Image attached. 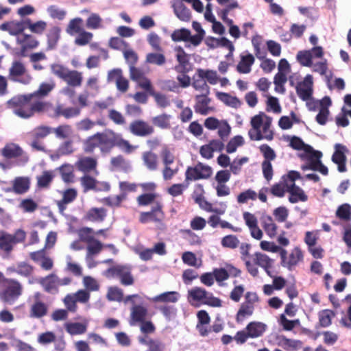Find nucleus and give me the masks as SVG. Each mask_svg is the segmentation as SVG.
<instances>
[{
	"mask_svg": "<svg viewBox=\"0 0 351 351\" xmlns=\"http://www.w3.org/2000/svg\"><path fill=\"white\" fill-rule=\"evenodd\" d=\"M160 311L162 313L166 319L170 321L176 318L177 308L173 305H162L159 307Z\"/></svg>",
	"mask_w": 351,
	"mask_h": 351,
	"instance_id": "nucleus-59",
	"label": "nucleus"
},
{
	"mask_svg": "<svg viewBox=\"0 0 351 351\" xmlns=\"http://www.w3.org/2000/svg\"><path fill=\"white\" fill-rule=\"evenodd\" d=\"M63 81L71 87L80 86L83 81L82 73L77 70L69 69Z\"/></svg>",
	"mask_w": 351,
	"mask_h": 351,
	"instance_id": "nucleus-31",
	"label": "nucleus"
},
{
	"mask_svg": "<svg viewBox=\"0 0 351 351\" xmlns=\"http://www.w3.org/2000/svg\"><path fill=\"white\" fill-rule=\"evenodd\" d=\"M109 168L112 171L127 173L131 169V165L123 155L119 154L110 158Z\"/></svg>",
	"mask_w": 351,
	"mask_h": 351,
	"instance_id": "nucleus-18",
	"label": "nucleus"
},
{
	"mask_svg": "<svg viewBox=\"0 0 351 351\" xmlns=\"http://www.w3.org/2000/svg\"><path fill=\"white\" fill-rule=\"evenodd\" d=\"M8 79L14 82L29 84L32 80L27 73L25 66L21 61H14L9 69Z\"/></svg>",
	"mask_w": 351,
	"mask_h": 351,
	"instance_id": "nucleus-9",
	"label": "nucleus"
},
{
	"mask_svg": "<svg viewBox=\"0 0 351 351\" xmlns=\"http://www.w3.org/2000/svg\"><path fill=\"white\" fill-rule=\"evenodd\" d=\"M335 149V150L332 156V160L334 163L337 165L339 172H344L346 169V156L345 155L346 147L343 145L336 144Z\"/></svg>",
	"mask_w": 351,
	"mask_h": 351,
	"instance_id": "nucleus-21",
	"label": "nucleus"
},
{
	"mask_svg": "<svg viewBox=\"0 0 351 351\" xmlns=\"http://www.w3.org/2000/svg\"><path fill=\"white\" fill-rule=\"evenodd\" d=\"M241 60L237 65V71L239 73L247 74L251 72L252 66L255 62L254 56L251 53L241 54Z\"/></svg>",
	"mask_w": 351,
	"mask_h": 351,
	"instance_id": "nucleus-23",
	"label": "nucleus"
},
{
	"mask_svg": "<svg viewBox=\"0 0 351 351\" xmlns=\"http://www.w3.org/2000/svg\"><path fill=\"white\" fill-rule=\"evenodd\" d=\"M302 256L298 247H295L289 254H287L286 250H281V264L291 270L302 260Z\"/></svg>",
	"mask_w": 351,
	"mask_h": 351,
	"instance_id": "nucleus-16",
	"label": "nucleus"
},
{
	"mask_svg": "<svg viewBox=\"0 0 351 351\" xmlns=\"http://www.w3.org/2000/svg\"><path fill=\"white\" fill-rule=\"evenodd\" d=\"M55 84L53 83H42L38 87V89L32 94L40 101H45L44 98L47 97L49 93L54 88Z\"/></svg>",
	"mask_w": 351,
	"mask_h": 351,
	"instance_id": "nucleus-41",
	"label": "nucleus"
},
{
	"mask_svg": "<svg viewBox=\"0 0 351 351\" xmlns=\"http://www.w3.org/2000/svg\"><path fill=\"white\" fill-rule=\"evenodd\" d=\"M9 269L24 277L30 276L33 272V267L24 262L19 263L16 266L9 268Z\"/></svg>",
	"mask_w": 351,
	"mask_h": 351,
	"instance_id": "nucleus-42",
	"label": "nucleus"
},
{
	"mask_svg": "<svg viewBox=\"0 0 351 351\" xmlns=\"http://www.w3.org/2000/svg\"><path fill=\"white\" fill-rule=\"evenodd\" d=\"M253 261L256 265L265 269L267 274L271 276V269L274 265V260L271 259L267 255L262 253H256L254 255Z\"/></svg>",
	"mask_w": 351,
	"mask_h": 351,
	"instance_id": "nucleus-29",
	"label": "nucleus"
},
{
	"mask_svg": "<svg viewBox=\"0 0 351 351\" xmlns=\"http://www.w3.org/2000/svg\"><path fill=\"white\" fill-rule=\"evenodd\" d=\"M26 233L21 229L17 230L14 234L0 231V250L9 253L14 245L25 241Z\"/></svg>",
	"mask_w": 351,
	"mask_h": 351,
	"instance_id": "nucleus-8",
	"label": "nucleus"
},
{
	"mask_svg": "<svg viewBox=\"0 0 351 351\" xmlns=\"http://www.w3.org/2000/svg\"><path fill=\"white\" fill-rule=\"evenodd\" d=\"M106 216V210L103 208H93L86 213L84 219L90 221H103Z\"/></svg>",
	"mask_w": 351,
	"mask_h": 351,
	"instance_id": "nucleus-37",
	"label": "nucleus"
},
{
	"mask_svg": "<svg viewBox=\"0 0 351 351\" xmlns=\"http://www.w3.org/2000/svg\"><path fill=\"white\" fill-rule=\"evenodd\" d=\"M123 290L117 287H109L107 293V298L110 301L120 302L123 300Z\"/></svg>",
	"mask_w": 351,
	"mask_h": 351,
	"instance_id": "nucleus-64",
	"label": "nucleus"
},
{
	"mask_svg": "<svg viewBox=\"0 0 351 351\" xmlns=\"http://www.w3.org/2000/svg\"><path fill=\"white\" fill-rule=\"evenodd\" d=\"M217 97L226 105L230 106L232 108H238L241 106V101L238 97L235 96H232L228 93H217Z\"/></svg>",
	"mask_w": 351,
	"mask_h": 351,
	"instance_id": "nucleus-40",
	"label": "nucleus"
},
{
	"mask_svg": "<svg viewBox=\"0 0 351 351\" xmlns=\"http://www.w3.org/2000/svg\"><path fill=\"white\" fill-rule=\"evenodd\" d=\"M180 298L179 293L176 291H167L159 294L154 298H148L153 302H171L176 303Z\"/></svg>",
	"mask_w": 351,
	"mask_h": 351,
	"instance_id": "nucleus-33",
	"label": "nucleus"
},
{
	"mask_svg": "<svg viewBox=\"0 0 351 351\" xmlns=\"http://www.w3.org/2000/svg\"><path fill=\"white\" fill-rule=\"evenodd\" d=\"M97 165V158L91 156H82L75 163V168L82 172L84 176L99 174Z\"/></svg>",
	"mask_w": 351,
	"mask_h": 351,
	"instance_id": "nucleus-10",
	"label": "nucleus"
},
{
	"mask_svg": "<svg viewBox=\"0 0 351 351\" xmlns=\"http://www.w3.org/2000/svg\"><path fill=\"white\" fill-rule=\"evenodd\" d=\"M176 50L178 52L176 54V59L179 62V66H176V69L177 71H179V68H180L182 71L184 72L186 71V66L189 64L188 55L181 47H177Z\"/></svg>",
	"mask_w": 351,
	"mask_h": 351,
	"instance_id": "nucleus-44",
	"label": "nucleus"
},
{
	"mask_svg": "<svg viewBox=\"0 0 351 351\" xmlns=\"http://www.w3.org/2000/svg\"><path fill=\"white\" fill-rule=\"evenodd\" d=\"M195 101L194 109L196 113L206 115L213 110L209 106L211 99L208 97V95H197L195 96Z\"/></svg>",
	"mask_w": 351,
	"mask_h": 351,
	"instance_id": "nucleus-20",
	"label": "nucleus"
},
{
	"mask_svg": "<svg viewBox=\"0 0 351 351\" xmlns=\"http://www.w3.org/2000/svg\"><path fill=\"white\" fill-rule=\"evenodd\" d=\"M170 118V115L164 113L153 117L152 123L154 125L160 128L167 129L171 127Z\"/></svg>",
	"mask_w": 351,
	"mask_h": 351,
	"instance_id": "nucleus-48",
	"label": "nucleus"
},
{
	"mask_svg": "<svg viewBox=\"0 0 351 351\" xmlns=\"http://www.w3.org/2000/svg\"><path fill=\"white\" fill-rule=\"evenodd\" d=\"M335 315L331 310H323L319 313V324L322 327H328L331 324V319Z\"/></svg>",
	"mask_w": 351,
	"mask_h": 351,
	"instance_id": "nucleus-57",
	"label": "nucleus"
},
{
	"mask_svg": "<svg viewBox=\"0 0 351 351\" xmlns=\"http://www.w3.org/2000/svg\"><path fill=\"white\" fill-rule=\"evenodd\" d=\"M129 130L137 136H147L154 132V127L141 119L132 121L129 125Z\"/></svg>",
	"mask_w": 351,
	"mask_h": 351,
	"instance_id": "nucleus-14",
	"label": "nucleus"
},
{
	"mask_svg": "<svg viewBox=\"0 0 351 351\" xmlns=\"http://www.w3.org/2000/svg\"><path fill=\"white\" fill-rule=\"evenodd\" d=\"M107 278H119L120 282L124 286L134 284V278L131 274V267L128 265H117L110 267L104 272Z\"/></svg>",
	"mask_w": 351,
	"mask_h": 351,
	"instance_id": "nucleus-7",
	"label": "nucleus"
},
{
	"mask_svg": "<svg viewBox=\"0 0 351 351\" xmlns=\"http://www.w3.org/2000/svg\"><path fill=\"white\" fill-rule=\"evenodd\" d=\"M80 241L87 244L94 241L95 239L93 236V230L90 228H82L78 232Z\"/></svg>",
	"mask_w": 351,
	"mask_h": 351,
	"instance_id": "nucleus-62",
	"label": "nucleus"
},
{
	"mask_svg": "<svg viewBox=\"0 0 351 351\" xmlns=\"http://www.w3.org/2000/svg\"><path fill=\"white\" fill-rule=\"evenodd\" d=\"M4 289L0 292V299L8 304H13L23 293V286L16 280L6 278Z\"/></svg>",
	"mask_w": 351,
	"mask_h": 351,
	"instance_id": "nucleus-6",
	"label": "nucleus"
},
{
	"mask_svg": "<svg viewBox=\"0 0 351 351\" xmlns=\"http://www.w3.org/2000/svg\"><path fill=\"white\" fill-rule=\"evenodd\" d=\"M37 281L46 292L51 294L58 293V276L55 274H51L45 277L39 278Z\"/></svg>",
	"mask_w": 351,
	"mask_h": 351,
	"instance_id": "nucleus-19",
	"label": "nucleus"
},
{
	"mask_svg": "<svg viewBox=\"0 0 351 351\" xmlns=\"http://www.w3.org/2000/svg\"><path fill=\"white\" fill-rule=\"evenodd\" d=\"M230 177H215V189L218 196H225L230 193L229 188L225 184L228 181Z\"/></svg>",
	"mask_w": 351,
	"mask_h": 351,
	"instance_id": "nucleus-47",
	"label": "nucleus"
},
{
	"mask_svg": "<svg viewBox=\"0 0 351 351\" xmlns=\"http://www.w3.org/2000/svg\"><path fill=\"white\" fill-rule=\"evenodd\" d=\"M72 128L69 125H60L56 128H53L52 132L55 133L58 138L65 139L69 138L72 134Z\"/></svg>",
	"mask_w": 351,
	"mask_h": 351,
	"instance_id": "nucleus-53",
	"label": "nucleus"
},
{
	"mask_svg": "<svg viewBox=\"0 0 351 351\" xmlns=\"http://www.w3.org/2000/svg\"><path fill=\"white\" fill-rule=\"evenodd\" d=\"M96 148H99L102 154H109L114 148L111 134L97 132L84 141L83 151L84 153L92 154Z\"/></svg>",
	"mask_w": 351,
	"mask_h": 351,
	"instance_id": "nucleus-2",
	"label": "nucleus"
},
{
	"mask_svg": "<svg viewBox=\"0 0 351 351\" xmlns=\"http://www.w3.org/2000/svg\"><path fill=\"white\" fill-rule=\"evenodd\" d=\"M212 169L208 166L197 165L193 169H189L186 172V176H210Z\"/></svg>",
	"mask_w": 351,
	"mask_h": 351,
	"instance_id": "nucleus-54",
	"label": "nucleus"
},
{
	"mask_svg": "<svg viewBox=\"0 0 351 351\" xmlns=\"http://www.w3.org/2000/svg\"><path fill=\"white\" fill-rule=\"evenodd\" d=\"M192 86L196 90L201 93L200 95L210 94V87L206 84L205 80L202 77L198 76V78H194Z\"/></svg>",
	"mask_w": 351,
	"mask_h": 351,
	"instance_id": "nucleus-52",
	"label": "nucleus"
},
{
	"mask_svg": "<svg viewBox=\"0 0 351 351\" xmlns=\"http://www.w3.org/2000/svg\"><path fill=\"white\" fill-rule=\"evenodd\" d=\"M27 28L29 29L32 33L36 34H42L46 29L47 24L44 21H38L32 23L31 19H26Z\"/></svg>",
	"mask_w": 351,
	"mask_h": 351,
	"instance_id": "nucleus-46",
	"label": "nucleus"
},
{
	"mask_svg": "<svg viewBox=\"0 0 351 351\" xmlns=\"http://www.w3.org/2000/svg\"><path fill=\"white\" fill-rule=\"evenodd\" d=\"M293 178L287 177L283 181L275 184L269 189V192L274 196L283 197L286 193H288L289 185L293 184Z\"/></svg>",
	"mask_w": 351,
	"mask_h": 351,
	"instance_id": "nucleus-27",
	"label": "nucleus"
},
{
	"mask_svg": "<svg viewBox=\"0 0 351 351\" xmlns=\"http://www.w3.org/2000/svg\"><path fill=\"white\" fill-rule=\"evenodd\" d=\"M267 329V325L260 322H252L249 323L245 330L250 338L261 337Z\"/></svg>",
	"mask_w": 351,
	"mask_h": 351,
	"instance_id": "nucleus-30",
	"label": "nucleus"
},
{
	"mask_svg": "<svg viewBox=\"0 0 351 351\" xmlns=\"http://www.w3.org/2000/svg\"><path fill=\"white\" fill-rule=\"evenodd\" d=\"M2 156L6 159H12L20 157L22 164L26 163L28 160V156L24 153L21 147L15 143H8L1 149Z\"/></svg>",
	"mask_w": 351,
	"mask_h": 351,
	"instance_id": "nucleus-13",
	"label": "nucleus"
},
{
	"mask_svg": "<svg viewBox=\"0 0 351 351\" xmlns=\"http://www.w3.org/2000/svg\"><path fill=\"white\" fill-rule=\"evenodd\" d=\"M263 227L269 237H273L276 234L277 227L271 217L263 218Z\"/></svg>",
	"mask_w": 351,
	"mask_h": 351,
	"instance_id": "nucleus-55",
	"label": "nucleus"
},
{
	"mask_svg": "<svg viewBox=\"0 0 351 351\" xmlns=\"http://www.w3.org/2000/svg\"><path fill=\"white\" fill-rule=\"evenodd\" d=\"M48 306L43 302H34L30 306L29 316L32 318H41L47 314Z\"/></svg>",
	"mask_w": 351,
	"mask_h": 351,
	"instance_id": "nucleus-32",
	"label": "nucleus"
},
{
	"mask_svg": "<svg viewBox=\"0 0 351 351\" xmlns=\"http://www.w3.org/2000/svg\"><path fill=\"white\" fill-rule=\"evenodd\" d=\"M172 7L176 16L181 21L188 22L191 20V14L190 10L180 0H175Z\"/></svg>",
	"mask_w": 351,
	"mask_h": 351,
	"instance_id": "nucleus-25",
	"label": "nucleus"
},
{
	"mask_svg": "<svg viewBox=\"0 0 351 351\" xmlns=\"http://www.w3.org/2000/svg\"><path fill=\"white\" fill-rule=\"evenodd\" d=\"M27 29L26 19L21 21H12L10 28V34L16 36L23 34V31Z\"/></svg>",
	"mask_w": 351,
	"mask_h": 351,
	"instance_id": "nucleus-58",
	"label": "nucleus"
},
{
	"mask_svg": "<svg viewBox=\"0 0 351 351\" xmlns=\"http://www.w3.org/2000/svg\"><path fill=\"white\" fill-rule=\"evenodd\" d=\"M7 104L13 109L15 114L23 119L44 113L51 106L49 102L38 101L32 93L14 96L8 101Z\"/></svg>",
	"mask_w": 351,
	"mask_h": 351,
	"instance_id": "nucleus-1",
	"label": "nucleus"
},
{
	"mask_svg": "<svg viewBox=\"0 0 351 351\" xmlns=\"http://www.w3.org/2000/svg\"><path fill=\"white\" fill-rule=\"evenodd\" d=\"M88 322L84 323L69 322L64 324L65 330L71 335L84 334L87 329Z\"/></svg>",
	"mask_w": 351,
	"mask_h": 351,
	"instance_id": "nucleus-38",
	"label": "nucleus"
},
{
	"mask_svg": "<svg viewBox=\"0 0 351 351\" xmlns=\"http://www.w3.org/2000/svg\"><path fill=\"white\" fill-rule=\"evenodd\" d=\"M142 160L143 164L149 170L155 171L158 169V156L155 153L150 151L143 152Z\"/></svg>",
	"mask_w": 351,
	"mask_h": 351,
	"instance_id": "nucleus-39",
	"label": "nucleus"
},
{
	"mask_svg": "<svg viewBox=\"0 0 351 351\" xmlns=\"http://www.w3.org/2000/svg\"><path fill=\"white\" fill-rule=\"evenodd\" d=\"M31 258L45 270H50L53 265L51 258L47 256L43 251H38L30 254Z\"/></svg>",
	"mask_w": 351,
	"mask_h": 351,
	"instance_id": "nucleus-24",
	"label": "nucleus"
},
{
	"mask_svg": "<svg viewBox=\"0 0 351 351\" xmlns=\"http://www.w3.org/2000/svg\"><path fill=\"white\" fill-rule=\"evenodd\" d=\"M16 43L21 46L20 56H25L27 50L36 49L39 45L38 40L31 34H22L16 37Z\"/></svg>",
	"mask_w": 351,
	"mask_h": 351,
	"instance_id": "nucleus-15",
	"label": "nucleus"
},
{
	"mask_svg": "<svg viewBox=\"0 0 351 351\" xmlns=\"http://www.w3.org/2000/svg\"><path fill=\"white\" fill-rule=\"evenodd\" d=\"M53 128L47 125H39L27 134L28 145L33 151L45 152L46 146L43 140L52 133Z\"/></svg>",
	"mask_w": 351,
	"mask_h": 351,
	"instance_id": "nucleus-4",
	"label": "nucleus"
},
{
	"mask_svg": "<svg viewBox=\"0 0 351 351\" xmlns=\"http://www.w3.org/2000/svg\"><path fill=\"white\" fill-rule=\"evenodd\" d=\"M190 36V31L185 28L176 29L171 34V39L175 42L188 41Z\"/></svg>",
	"mask_w": 351,
	"mask_h": 351,
	"instance_id": "nucleus-61",
	"label": "nucleus"
},
{
	"mask_svg": "<svg viewBox=\"0 0 351 351\" xmlns=\"http://www.w3.org/2000/svg\"><path fill=\"white\" fill-rule=\"evenodd\" d=\"M124 302L132 304L130 317L134 322H143L148 313L147 304L144 298L137 294L129 295L124 299Z\"/></svg>",
	"mask_w": 351,
	"mask_h": 351,
	"instance_id": "nucleus-3",
	"label": "nucleus"
},
{
	"mask_svg": "<svg viewBox=\"0 0 351 351\" xmlns=\"http://www.w3.org/2000/svg\"><path fill=\"white\" fill-rule=\"evenodd\" d=\"M300 177H294L293 178V184L289 185V191L288 193L290 194L289 201L291 203H295L300 200L304 201L305 200V195L304 194L303 191L300 189L298 186H296L295 184V180L296 178H300Z\"/></svg>",
	"mask_w": 351,
	"mask_h": 351,
	"instance_id": "nucleus-35",
	"label": "nucleus"
},
{
	"mask_svg": "<svg viewBox=\"0 0 351 351\" xmlns=\"http://www.w3.org/2000/svg\"><path fill=\"white\" fill-rule=\"evenodd\" d=\"M83 285L85 290L90 291H97L99 289L100 285L97 280L94 278L87 276L83 278Z\"/></svg>",
	"mask_w": 351,
	"mask_h": 351,
	"instance_id": "nucleus-63",
	"label": "nucleus"
},
{
	"mask_svg": "<svg viewBox=\"0 0 351 351\" xmlns=\"http://www.w3.org/2000/svg\"><path fill=\"white\" fill-rule=\"evenodd\" d=\"M161 157L165 168L163 169V176H173L178 173V168H173L171 165L174 162L175 157L171 152L169 148L165 145L161 151Z\"/></svg>",
	"mask_w": 351,
	"mask_h": 351,
	"instance_id": "nucleus-17",
	"label": "nucleus"
},
{
	"mask_svg": "<svg viewBox=\"0 0 351 351\" xmlns=\"http://www.w3.org/2000/svg\"><path fill=\"white\" fill-rule=\"evenodd\" d=\"M322 153L317 151L308 145V170L317 171L322 175H327L328 168L322 164L321 158Z\"/></svg>",
	"mask_w": 351,
	"mask_h": 351,
	"instance_id": "nucleus-11",
	"label": "nucleus"
},
{
	"mask_svg": "<svg viewBox=\"0 0 351 351\" xmlns=\"http://www.w3.org/2000/svg\"><path fill=\"white\" fill-rule=\"evenodd\" d=\"M254 306H250L247 304L243 303L237 314V321L238 322H243L245 317L253 314Z\"/></svg>",
	"mask_w": 351,
	"mask_h": 351,
	"instance_id": "nucleus-50",
	"label": "nucleus"
},
{
	"mask_svg": "<svg viewBox=\"0 0 351 351\" xmlns=\"http://www.w3.org/2000/svg\"><path fill=\"white\" fill-rule=\"evenodd\" d=\"M244 144L243 138L237 135L232 138L226 145V152L229 154L234 152L237 147Z\"/></svg>",
	"mask_w": 351,
	"mask_h": 351,
	"instance_id": "nucleus-60",
	"label": "nucleus"
},
{
	"mask_svg": "<svg viewBox=\"0 0 351 351\" xmlns=\"http://www.w3.org/2000/svg\"><path fill=\"white\" fill-rule=\"evenodd\" d=\"M162 208V204L160 202H156L149 212L141 213L140 221L143 223H147L151 221L161 222L165 218Z\"/></svg>",
	"mask_w": 351,
	"mask_h": 351,
	"instance_id": "nucleus-12",
	"label": "nucleus"
},
{
	"mask_svg": "<svg viewBox=\"0 0 351 351\" xmlns=\"http://www.w3.org/2000/svg\"><path fill=\"white\" fill-rule=\"evenodd\" d=\"M111 140L114 143V147L117 146L127 154L132 153L136 148V146L132 145L128 141L116 135L114 132L111 133Z\"/></svg>",
	"mask_w": 351,
	"mask_h": 351,
	"instance_id": "nucleus-36",
	"label": "nucleus"
},
{
	"mask_svg": "<svg viewBox=\"0 0 351 351\" xmlns=\"http://www.w3.org/2000/svg\"><path fill=\"white\" fill-rule=\"evenodd\" d=\"M61 29L58 26L51 27L47 34V49L52 50L56 48L60 38Z\"/></svg>",
	"mask_w": 351,
	"mask_h": 351,
	"instance_id": "nucleus-34",
	"label": "nucleus"
},
{
	"mask_svg": "<svg viewBox=\"0 0 351 351\" xmlns=\"http://www.w3.org/2000/svg\"><path fill=\"white\" fill-rule=\"evenodd\" d=\"M312 85H313V77L308 75V110H318L319 111L322 108H324V101L326 99L331 100L328 96H325L320 100H315L312 97Z\"/></svg>",
	"mask_w": 351,
	"mask_h": 351,
	"instance_id": "nucleus-26",
	"label": "nucleus"
},
{
	"mask_svg": "<svg viewBox=\"0 0 351 351\" xmlns=\"http://www.w3.org/2000/svg\"><path fill=\"white\" fill-rule=\"evenodd\" d=\"M29 187V182L25 177H17L14 182L13 190L15 193L22 194L25 193Z\"/></svg>",
	"mask_w": 351,
	"mask_h": 351,
	"instance_id": "nucleus-45",
	"label": "nucleus"
},
{
	"mask_svg": "<svg viewBox=\"0 0 351 351\" xmlns=\"http://www.w3.org/2000/svg\"><path fill=\"white\" fill-rule=\"evenodd\" d=\"M332 101L331 100L326 99L324 101V108H322L319 111V113L317 114L315 117L316 121L322 125H324L326 123L328 117L330 114L328 108L331 106Z\"/></svg>",
	"mask_w": 351,
	"mask_h": 351,
	"instance_id": "nucleus-43",
	"label": "nucleus"
},
{
	"mask_svg": "<svg viewBox=\"0 0 351 351\" xmlns=\"http://www.w3.org/2000/svg\"><path fill=\"white\" fill-rule=\"evenodd\" d=\"M188 300L193 305L195 302H201L213 307H219L221 306L220 299L215 298L213 293L206 291L201 287H193L188 291Z\"/></svg>",
	"mask_w": 351,
	"mask_h": 351,
	"instance_id": "nucleus-5",
	"label": "nucleus"
},
{
	"mask_svg": "<svg viewBox=\"0 0 351 351\" xmlns=\"http://www.w3.org/2000/svg\"><path fill=\"white\" fill-rule=\"evenodd\" d=\"M146 62L149 64L162 66L166 62V58L162 53H149L146 56Z\"/></svg>",
	"mask_w": 351,
	"mask_h": 351,
	"instance_id": "nucleus-56",
	"label": "nucleus"
},
{
	"mask_svg": "<svg viewBox=\"0 0 351 351\" xmlns=\"http://www.w3.org/2000/svg\"><path fill=\"white\" fill-rule=\"evenodd\" d=\"M213 272L215 279L221 285V282L227 280L230 276H238L240 271L231 265H228L226 268L215 269Z\"/></svg>",
	"mask_w": 351,
	"mask_h": 351,
	"instance_id": "nucleus-22",
	"label": "nucleus"
},
{
	"mask_svg": "<svg viewBox=\"0 0 351 351\" xmlns=\"http://www.w3.org/2000/svg\"><path fill=\"white\" fill-rule=\"evenodd\" d=\"M289 145L295 150H302L303 154L300 155L302 158L307 157V145L298 136H293L290 138Z\"/></svg>",
	"mask_w": 351,
	"mask_h": 351,
	"instance_id": "nucleus-49",
	"label": "nucleus"
},
{
	"mask_svg": "<svg viewBox=\"0 0 351 351\" xmlns=\"http://www.w3.org/2000/svg\"><path fill=\"white\" fill-rule=\"evenodd\" d=\"M126 193H121L119 195H112L102 199V202L110 207H118L125 199Z\"/></svg>",
	"mask_w": 351,
	"mask_h": 351,
	"instance_id": "nucleus-51",
	"label": "nucleus"
},
{
	"mask_svg": "<svg viewBox=\"0 0 351 351\" xmlns=\"http://www.w3.org/2000/svg\"><path fill=\"white\" fill-rule=\"evenodd\" d=\"M82 183L86 189H93L95 191H108L110 185L106 182H98L94 177H82Z\"/></svg>",
	"mask_w": 351,
	"mask_h": 351,
	"instance_id": "nucleus-28",
	"label": "nucleus"
}]
</instances>
